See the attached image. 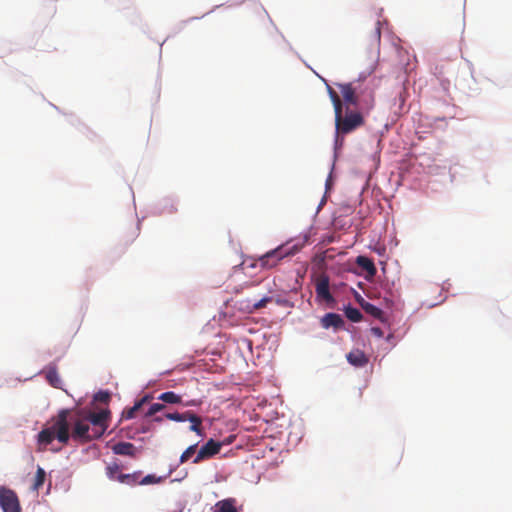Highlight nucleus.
Returning a JSON list of instances; mask_svg holds the SVG:
<instances>
[{"mask_svg": "<svg viewBox=\"0 0 512 512\" xmlns=\"http://www.w3.org/2000/svg\"><path fill=\"white\" fill-rule=\"evenodd\" d=\"M140 409V404L135 403L132 407L123 411L122 418L133 419L135 417L136 412L139 411Z\"/></svg>", "mask_w": 512, "mask_h": 512, "instance_id": "29", "label": "nucleus"}, {"mask_svg": "<svg viewBox=\"0 0 512 512\" xmlns=\"http://www.w3.org/2000/svg\"><path fill=\"white\" fill-rule=\"evenodd\" d=\"M222 447L221 442H217L214 439H209L197 452L195 458L193 459L194 464H198L206 459L212 458L214 455L218 454Z\"/></svg>", "mask_w": 512, "mask_h": 512, "instance_id": "8", "label": "nucleus"}, {"mask_svg": "<svg viewBox=\"0 0 512 512\" xmlns=\"http://www.w3.org/2000/svg\"><path fill=\"white\" fill-rule=\"evenodd\" d=\"M327 91L335 113V143L341 146L345 135L364 125V112L356 108L351 110V105H345L338 93L329 85Z\"/></svg>", "mask_w": 512, "mask_h": 512, "instance_id": "1", "label": "nucleus"}, {"mask_svg": "<svg viewBox=\"0 0 512 512\" xmlns=\"http://www.w3.org/2000/svg\"><path fill=\"white\" fill-rule=\"evenodd\" d=\"M118 474L122 473L120 472V466L116 462L111 463L106 467V475L110 480L117 481Z\"/></svg>", "mask_w": 512, "mask_h": 512, "instance_id": "23", "label": "nucleus"}, {"mask_svg": "<svg viewBox=\"0 0 512 512\" xmlns=\"http://www.w3.org/2000/svg\"><path fill=\"white\" fill-rule=\"evenodd\" d=\"M165 409V405L162 404V403H153L149 409L147 410V412L145 413V417H152L154 416L156 413L162 411Z\"/></svg>", "mask_w": 512, "mask_h": 512, "instance_id": "28", "label": "nucleus"}, {"mask_svg": "<svg viewBox=\"0 0 512 512\" xmlns=\"http://www.w3.org/2000/svg\"><path fill=\"white\" fill-rule=\"evenodd\" d=\"M343 324V319L339 314L336 313H327L321 318V325L325 329H328L330 327L338 329L342 327Z\"/></svg>", "mask_w": 512, "mask_h": 512, "instance_id": "11", "label": "nucleus"}, {"mask_svg": "<svg viewBox=\"0 0 512 512\" xmlns=\"http://www.w3.org/2000/svg\"><path fill=\"white\" fill-rule=\"evenodd\" d=\"M151 399H152V396L145 395L144 397H142L141 399H139L135 403L136 404H140V408H141L145 403H148Z\"/></svg>", "mask_w": 512, "mask_h": 512, "instance_id": "30", "label": "nucleus"}, {"mask_svg": "<svg viewBox=\"0 0 512 512\" xmlns=\"http://www.w3.org/2000/svg\"><path fill=\"white\" fill-rule=\"evenodd\" d=\"M294 253V248L288 249L285 246L280 245L275 249L266 252L264 255L259 256L251 266L260 267L263 270H269L278 266L284 258L291 256Z\"/></svg>", "mask_w": 512, "mask_h": 512, "instance_id": "5", "label": "nucleus"}, {"mask_svg": "<svg viewBox=\"0 0 512 512\" xmlns=\"http://www.w3.org/2000/svg\"><path fill=\"white\" fill-rule=\"evenodd\" d=\"M232 437L228 438V442L227 443H231L232 442Z\"/></svg>", "mask_w": 512, "mask_h": 512, "instance_id": "35", "label": "nucleus"}, {"mask_svg": "<svg viewBox=\"0 0 512 512\" xmlns=\"http://www.w3.org/2000/svg\"><path fill=\"white\" fill-rule=\"evenodd\" d=\"M187 421H190V431L195 432L199 436H203L202 418L193 412H189Z\"/></svg>", "mask_w": 512, "mask_h": 512, "instance_id": "16", "label": "nucleus"}, {"mask_svg": "<svg viewBox=\"0 0 512 512\" xmlns=\"http://www.w3.org/2000/svg\"><path fill=\"white\" fill-rule=\"evenodd\" d=\"M195 405H197L195 400H192V401H189V402L185 403V406H195Z\"/></svg>", "mask_w": 512, "mask_h": 512, "instance_id": "33", "label": "nucleus"}, {"mask_svg": "<svg viewBox=\"0 0 512 512\" xmlns=\"http://www.w3.org/2000/svg\"><path fill=\"white\" fill-rule=\"evenodd\" d=\"M197 450V444L190 445L180 456V463L183 464L187 462Z\"/></svg>", "mask_w": 512, "mask_h": 512, "instance_id": "27", "label": "nucleus"}, {"mask_svg": "<svg viewBox=\"0 0 512 512\" xmlns=\"http://www.w3.org/2000/svg\"><path fill=\"white\" fill-rule=\"evenodd\" d=\"M315 291L317 297L320 300H323L327 303H331L334 301V298L329 290V277L326 274H321L316 279Z\"/></svg>", "mask_w": 512, "mask_h": 512, "instance_id": "9", "label": "nucleus"}, {"mask_svg": "<svg viewBox=\"0 0 512 512\" xmlns=\"http://www.w3.org/2000/svg\"><path fill=\"white\" fill-rule=\"evenodd\" d=\"M371 332H372L375 336H377V337H382V336H383V331H382V330H381V328H379V327H373V328L371 329Z\"/></svg>", "mask_w": 512, "mask_h": 512, "instance_id": "31", "label": "nucleus"}, {"mask_svg": "<svg viewBox=\"0 0 512 512\" xmlns=\"http://www.w3.org/2000/svg\"><path fill=\"white\" fill-rule=\"evenodd\" d=\"M347 361L355 367H363L368 363V358L363 351L356 349L347 354Z\"/></svg>", "mask_w": 512, "mask_h": 512, "instance_id": "12", "label": "nucleus"}, {"mask_svg": "<svg viewBox=\"0 0 512 512\" xmlns=\"http://www.w3.org/2000/svg\"><path fill=\"white\" fill-rule=\"evenodd\" d=\"M112 451L116 455L135 456V446L130 442H118L113 445Z\"/></svg>", "mask_w": 512, "mask_h": 512, "instance_id": "13", "label": "nucleus"}, {"mask_svg": "<svg viewBox=\"0 0 512 512\" xmlns=\"http://www.w3.org/2000/svg\"><path fill=\"white\" fill-rule=\"evenodd\" d=\"M78 412L93 429L94 437L100 438L105 433L108 427V411L102 410L100 412H92L90 410H78Z\"/></svg>", "mask_w": 512, "mask_h": 512, "instance_id": "6", "label": "nucleus"}, {"mask_svg": "<svg viewBox=\"0 0 512 512\" xmlns=\"http://www.w3.org/2000/svg\"><path fill=\"white\" fill-rule=\"evenodd\" d=\"M345 105L369 113L375 105V85L372 81L356 80L337 84Z\"/></svg>", "mask_w": 512, "mask_h": 512, "instance_id": "2", "label": "nucleus"}, {"mask_svg": "<svg viewBox=\"0 0 512 512\" xmlns=\"http://www.w3.org/2000/svg\"><path fill=\"white\" fill-rule=\"evenodd\" d=\"M236 500L228 498L217 502L214 512H238L235 506Z\"/></svg>", "mask_w": 512, "mask_h": 512, "instance_id": "15", "label": "nucleus"}, {"mask_svg": "<svg viewBox=\"0 0 512 512\" xmlns=\"http://www.w3.org/2000/svg\"><path fill=\"white\" fill-rule=\"evenodd\" d=\"M345 316L352 322H359L362 320V313L358 308L348 306L345 308Z\"/></svg>", "mask_w": 512, "mask_h": 512, "instance_id": "21", "label": "nucleus"}, {"mask_svg": "<svg viewBox=\"0 0 512 512\" xmlns=\"http://www.w3.org/2000/svg\"><path fill=\"white\" fill-rule=\"evenodd\" d=\"M357 265L368 273L370 276L376 274V267L371 259L365 256H358L356 259Z\"/></svg>", "mask_w": 512, "mask_h": 512, "instance_id": "17", "label": "nucleus"}, {"mask_svg": "<svg viewBox=\"0 0 512 512\" xmlns=\"http://www.w3.org/2000/svg\"><path fill=\"white\" fill-rule=\"evenodd\" d=\"M162 481H163L162 477H158L156 475L149 474V475L143 477L142 479H140L139 485L158 484V483H161Z\"/></svg>", "mask_w": 512, "mask_h": 512, "instance_id": "26", "label": "nucleus"}, {"mask_svg": "<svg viewBox=\"0 0 512 512\" xmlns=\"http://www.w3.org/2000/svg\"><path fill=\"white\" fill-rule=\"evenodd\" d=\"M153 420H154L155 422L160 423V422H162V421H163V417H161V416H156V417H154V419H153Z\"/></svg>", "mask_w": 512, "mask_h": 512, "instance_id": "34", "label": "nucleus"}, {"mask_svg": "<svg viewBox=\"0 0 512 512\" xmlns=\"http://www.w3.org/2000/svg\"><path fill=\"white\" fill-rule=\"evenodd\" d=\"M141 474V471H135L131 474H118L117 481L133 487L139 484Z\"/></svg>", "mask_w": 512, "mask_h": 512, "instance_id": "14", "label": "nucleus"}, {"mask_svg": "<svg viewBox=\"0 0 512 512\" xmlns=\"http://www.w3.org/2000/svg\"><path fill=\"white\" fill-rule=\"evenodd\" d=\"M189 412L190 411H186L184 413H178V412L167 413V414H165V418L168 420L175 421V422H185V421H187Z\"/></svg>", "mask_w": 512, "mask_h": 512, "instance_id": "25", "label": "nucleus"}, {"mask_svg": "<svg viewBox=\"0 0 512 512\" xmlns=\"http://www.w3.org/2000/svg\"><path fill=\"white\" fill-rule=\"evenodd\" d=\"M371 41H372V45H374L377 48L379 47L380 41H381V23H380V21L376 22V26L371 35Z\"/></svg>", "mask_w": 512, "mask_h": 512, "instance_id": "24", "label": "nucleus"}, {"mask_svg": "<svg viewBox=\"0 0 512 512\" xmlns=\"http://www.w3.org/2000/svg\"><path fill=\"white\" fill-rule=\"evenodd\" d=\"M158 400L169 404H179L182 402V397L173 391H168L161 393L158 396Z\"/></svg>", "mask_w": 512, "mask_h": 512, "instance_id": "18", "label": "nucleus"}, {"mask_svg": "<svg viewBox=\"0 0 512 512\" xmlns=\"http://www.w3.org/2000/svg\"><path fill=\"white\" fill-rule=\"evenodd\" d=\"M68 409H62L51 419L52 425L44 428L37 435L38 451H44L46 446L56 438L60 443L67 444L70 439Z\"/></svg>", "mask_w": 512, "mask_h": 512, "instance_id": "3", "label": "nucleus"}, {"mask_svg": "<svg viewBox=\"0 0 512 512\" xmlns=\"http://www.w3.org/2000/svg\"><path fill=\"white\" fill-rule=\"evenodd\" d=\"M362 308L365 310V312L377 319H381L383 315V311L380 308L369 302L362 303Z\"/></svg>", "mask_w": 512, "mask_h": 512, "instance_id": "22", "label": "nucleus"}, {"mask_svg": "<svg viewBox=\"0 0 512 512\" xmlns=\"http://www.w3.org/2000/svg\"><path fill=\"white\" fill-rule=\"evenodd\" d=\"M69 427L72 426L70 438L79 443H87L99 437L93 436V429L87 421L79 414V412L71 413L69 410L68 415Z\"/></svg>", "mask_w": 512, "mask_h": 512, "instance_id": "4", "label": "nucleus"}, {"mask_svg": "<svg viewBox=\"0 0 512 512\" xmlns=\"http://www.w3.org/2000/svg\"><path fill=\"white\" fill-rule=\"evenodd\" d=\"M43 373L45 374V379L52 387L61 388L62 380L59 376L57 365L54 362L49 363L44 368Z\"/></svg>", "mask_w": 512, "mask_h": 512, "instance_id": "10", "label": "nucleus"}, {"mask_svg": "<svg viewBox=\"0 0 512 512\" xmlns=\"http://www.w3.org/2000/svg\"><path fill=\"white\" fill-rule=\"evenodd\" d=\"M0 506L4 512H21L17 494L6 487H0Z\"/></svg>", "mask_w": 512, "mask_h": 512, "instance_id": "7", "label": "nucleus"}, {"mask_svg": "<svg viewBox=\"0 0 512 512\" xmlns=\"http://www.w3.org/2000/svg\"><path fill=\"white\" fill-rule=\"evenodd\" d=\"M272 302V297H269V296H265L263 297L262 299H260L259 301L257 302H254L253 304H247L245 306V310H247L249 313H252L254 311H257L259 309H262L264 307H266V305L268 303Z\"/></svg>", "mask_w": 512, "mask_h": 512, "instance_id": "19", "label": "nucleus"}, {"mask_svg": "<svg viewBox=\"0 0 512 512\" xmlns=\"http://www.w3.org/2000/svg\"><path fill=\"white\" fill-rule=\"evenodd\" d=\"M45 477H46L45 470L39 466L37 468L34 483L32 486V489L34 491H38L42 487V485L44 484V481H45Z\"/></svg>", "mask_w": 512, "mask_h": 512, "instance_id": "20", "label": "nucleus"}, {"mask_svg": "<svg viewBox=\"0 0 512 512\" xmlns=\"http://www.w3.org/2000/svg\"><path fill=\"white\" fill-rule=\"evenodd\" d=\"M150 430V425L149 424H141L140 428H138L137 432H140V433H146Z\"/></svg>", "mask_w": 512, "mask_h": 512, "instance_id": "32", "label": "nucleus"}]
</instances>
